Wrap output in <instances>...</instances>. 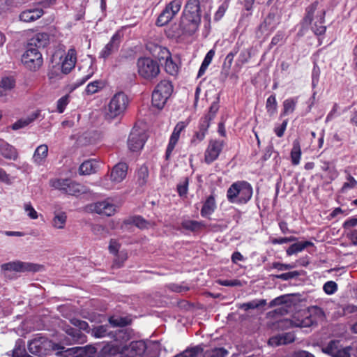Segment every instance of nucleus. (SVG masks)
I'll list each match as a JSON object with an SVG mask.
<instances>
[{
	"instance_id": "obj_1",
	"label": "nucleus",
	"mask_w": 357,
	"mask_h": 357,
	"mask_svg": "<svg viewBox=\"0 0 357 357\" xmlns=\"http://www.w3.org/2000/svg\"><path fill=\"white\" fill-rule=\"evenodd\" d=\"M202 11L199 0H187L178 24H174L167 34L170 38L192 36L201 24Z\"/></svg>"
},
{
	"instance_id": "obj_2",
	"label": "nucleus",
	"mask_w": 357,
	"mask_h": 357,
	"mask_svg": "<svg viewBox=\"0 0 357 357\" xmlns=\"http://www.w3.org/2000/svg\"><path fill=\"white\" fill-rule=\"evenodd\" d=\"M252 187L245 181L233 183L227 191V198L230 203L244 204L252 196Z\"/></svg>"
},
{
	"instance_id": "obj_3",
	"label": "nucleus",
	"mask_w": 357,
	"mask_h": 357,
	"mask_svg": "<svg viewBox=\"0 0 357 357\" xmlns=\"http://www.w3.org/2000/svg\"><path fill=\"white\" fill-rule=\"evenodd\" d=\"M54 351L55 354L60 357H93L97 349L91 345L66 348L61 344H56Z\"/></svg>"
},
{
	"instance_id": "obj_4",
	"label": "nucleus",
	"mask_w": 357,
	"mask_h": 357,
	"mask_svg": "<svg viewBox=\"0 0 357 357\" xmlns=\"http://www.w3.org/2000/svg\"><path fill=\"white\" fill-rule=\"evenodd\" d=\"M137 66L139 75L149 81L155 78L160 72L158 61L149 57L138 59Z\"/></svg>"
},
{
	"instance_id": "obj_5",
	"label": "nucleus",
	"mask_w": 357,
	"mask_h": 357,
	"mask_svg": "<svg viewBox=\"0 0 357 357\" xmlns=\"http://www.w3.org/2000/svg\"><path fill=\"white\" fill-rule=\"evenodd\" d=\"M173 92V86L167 80H162L158 83L152 93V105L161 109Z\"/></svg>"
},
{
	"instance_id": "obj_6",
	"label": "nucleus",
	"mask_w": 357,
	"mask_h": 357,
	"mask_svg": "<svg viewBox=\"0 0 357 357\" xmlns=\"http://www.w3.org/2000/svg\"><path fill=\"white\" fill-rule=\"evenodd\" d=\"M50 185L65 194L78 196L86 193V188L70 179L56 178L50 181Z\"/></svg>"
},
{
	"instance_id": "obj_7",
	"label": "nucleus",
	"mask_w": 357,
	"mask_h": 357,
	"mask_svg": "<svg viewBox=\"0 0 357 357\" xmlns=\"http://www.w3.org/2000/svg\"><path fill=\"white\" fill-rule=\"evenodd\" d=\"M128 104V98L123 92L114 95L108 105V112L106 118L113 119L123 114Z\"/></svg>"
},
{
	"instance_id": "obj_8",
	"label": "nucleus",
	"mask_w": 357,
	"mask_h": 357,
	"mask_svg": "<svg viewBox=\"0 0 357 357\" xmlns=\"http://www.w3.org/2000/svg\"><path fill=\"white\" fill-rule=\"evenodd\" d=\"M147 49L153 56L158 59H166L165 70L169 74L174 75L176 73L178 67L170 58V53L167 48L150 43L147 45Z\"/></svg>"
},
{
	"instance_id": "obj_9",
	"label": "nucleus",
	"mask_w": 357,
	"mask_h": 357,
	"mask_svg": "<svg viewBox=\"0 0 357 357\" xmlns=\"http://www.w3.org/2000/svg\"><path fill=\"white\" fill-rule=\"evenodd\" d=\"M56 344L45 337H39L31 340L28 344L29 351L36 356L47 355L55 350Z\"/></svg>"
},
{
	"instance_id": "obj_10",
	"label": "nucleus",
	"mask_w": 357,
	"mask_h": 357,
	"mask_svg": "<svg viewBox=\"0 0 357 357\" xmlns=\"http://www.w3.org/2000/svg\"><path fill=\"white\" fill-rule=\"evenodd\" d=\"M181 5V0H173L167 3L158 15L155 24L158 26L167 25L178 14Z\"/></svg>"
},
{
	"instance_id": "obj_11",
	"label": "nucleus",
	"mask_w": 357,
	"mask_h": 357,
	"mask_svg": "<svg viewBox=\"0 0 357 357\" xmlns=\"http://www.w3.org/2000/svg\"><path fill=\"white\" fill-rule=\"evenodd\" d=\"M22 62L30 70L36 71L43 65V59L38 50L26 47V51L22 54Z\"/></svg>"
},
{
	"instance_id": "obj_12",
	"label": "nucleus",
	"mask_w": 357,
	"mask_h": 357,
	"mask_svg": "<svg viewBox=\"0 0 357 357\" xmlns=\"http://www.w3.org/2000/svg\"><path fill=\"white\" fill-rule=\"evenodd\" d=\"M43 266L33 263L23 262L20 261H10L3 264L1 268L4 271L15 272H38L42 269Z\"/></svg>"
},
{
	"instance_id": "obj_13",
	"label": "nucleus",
	"mask_w": 357,
	"mask_h": 357,
	"mask_svg": "<svg viewBox=\"0 0 357 357\" xmlns=\"http://www.w3.org/2000/svg\"><path fill=\"white\" fill-rule=\"evenodd\" d=\"M321 350L324 354L332 357H351V354L349 352L351 347H342L338 340L330 341ZM354 357H357V355Z\"/></svg>"
},
{
	"instance_id": "obj_14",
	"label": "nucleus",
	"mask_w": 357,
	"mask_h": 357,
	"mask_svg": "<svg viewBox=\"0 0 357 357\" xmlns=\"http://www.w3.org/2000/svg\"><path fill=\"white\" fill-rule=\"evenodd\" d=\"M224 147V141L211 139L204 152V162L209 165L216 160Z\"/></svg>"
},
{
	"instance_id": "obj_15",
	"label": "nucleus",
	"mask_w": 357,
	"mask_h": 357,
	"mask_svg": "<svg viewBox=\"0 0 357 357\" xmlns=\"http://www.w3.org/2000/svg\"><path fill=\"white\" fill-rule=\"evenodd\" d=\"M86 208L88 211L107 216H111L116 212L115 205L110 203L108 200L88 204Z\"/></svg>"
},
{
	"instance_id": "obj_16",
	"label": "nucleus",
	"mask_w": 357,
	"mask_h": 357,
	"mask_svg": "<svg viewBox=\"0 0 357 357\" xmlns=\"http://www.w3.org/2000/svg\"><path fill=\"white\" fill-rule=\"evenodd\" d=\"M122 37V33L120 31H116L99 53V58L105 60L109 56L116 52L119 50Z\"/></svg>"
},
{
	"instance_id": "obj_17",
	"label": "nucleus",
	"mask_w": 357,
	"mask_h": 357,
	"mask_svg": "<svg viewBox=\"0 0 357 357\" xmlns=\"http://www.w3.org/2000/svg\"><path fill=\"white\" fill-rule=\"evenodd\" d=\"M146 140V135L142 130L132 129L128 140L129 149L132 151H137L142 149Z\"/></svg>"
},
{
	"instance_id": "obj_18",
	"label": "nucleus",
	"mask_w": 357,
	"mask_h": 357,
	"mask_svg": "<svg viewBox=\"0 0 357 357\" xmlns=\"http://www.w3.org/2000/svg\"><path fill=\"white\" fill-rule=\"evenodd\" d=\"M50 35L47 33H36L28 40L26 47L40 51L50 44Z\"/></svg>"
},
{
	"instance_id": "obj_19",
	"label": "nucleus",
	"mask_w": 357,
	"mask_h": 357,
	"mask_svg": "<svg viewBox=\"0 0 357 357\" xmlns=\"http://www.w3.org/2000/svg\"><path fill=\"white\" fill-rule=\"evenodd\" d=\"M291 326L305 328L311 326L314 320L308 312H300L294 315L292 319L287 321Z\"/></svg>"
},
{
	"instance_id": "obj_20",
	"label": "nucleus",
	"mask_w": 357,
	"mask_h": 357,
	"mask_svg": "<svg viewBox=\"0 0 357 357\" xmlns=\"http://www.w3.org/2000/svg\"><path fill=\"white\" fill-rule=\"evenodd\" d=\"M240 50V44L236 43L232 50L226 56L225 59L222 63L221 75L224 79H226L229 74L230 69L234 61L235 55Z\"/></svg>"
},
{
	"instance_id": "obj_21",
	"label": "nucleus",
	"mask_w": 357,
	"mask_h": 357,
	"mask_svg": "<svg viewBox=\"0 0 357 357\" xmlns=\"http://www.w3.org/2000/svg\"><path fill=\"white\" fill-rule=\"evenodd\" d=\"M208 119H200L197 128V130L195 132V135L191 139V144L196 145L204 140L210 124L208 123Z\"/></svg>"
},
{
	"instance_id": "obj_22",
	"label": "nucleus",
	"mask_w": 357,
	"mask_h": 357,
	"mask_svg": "<svg viewBox=\"0 0 357 357\" xmlns=\"http://www.w3.org/2000/svg\"><path fill=\"white\" fill-rule=\"evenodd\" d=\"M128 165L124 162H119L116 165L111 172V180L116 183L121 182L126 176Z\"/></svg>"
},
{
	"instance_id": "obj_23",
	"label": "nucleus",
	"mask_w": 357,
	"mask_h": 357,
	"mask_svg": "<svg viewBox=\"0 0 357 357\" xmlns=\"http://www.w3.org/2000/svg\"><path fill=\"white\" fill-rule=\"evenodd\" d=\"M0 153L9 160H15L18 157L17 149L3 139H0Z\"/></svg>"
},
{
	"instance_id": "obj_24",
	"label": "nucleus",
	"mask_w": 357,
	"mask_h": 357,
	"mask_svg": "<svg viewBox=\"0 0 357 357\" xmlns=\"http://www.w3.org/2000/svg\"><path fill=\"white\" fill-rule=\"evenodd\" d=\"M91 335L96 338H102L109 337L116 340V333L109 331V326L107 325H100L94 327L91 330Z\"/></svg>"
},
{
	"instance_id": "obj_25",
	"label": "nucleus",
	"mask_w": 357,
	"mask_h": 357,
	"mask_svg": "<svg viewBox=\"0 0 357 357\" xmlns=\"http://www.w3.org/2000/svg\"><path fill=\"white\" fill-rule=\"evenodd\" d=\"M43 14L41 8L29 9L20 13V19L24 22H31L39 19Z\"/></svg>"
},
{
	"instance_id": "obj_26",
	"label": "nucleus",
	"mask_w": 357,
	"mask_h": 357,
	"mask_svg": "<svg viewBox=\"0 0 357 357\" xmlns=\"http://www.w3.org/2000/svg\"><path fill=\"white\" fill-rule=\"evenodd\" d=\"M64 331L73 343L82 344L86 341V336L78 329L68 326Z\"/></svg>"
},
{
	"instance_id": "obj_27",
	"label": "nucleus",
	"mask_w": 357,
	"mask_h": 357,
	"mask_svg": "<svg viewBox=\"0 0 357 357\" xmlns=\"http://www.w3.org/2000/svg\"><path fill=\"white\" fill-rule=\"evenodd\" d=\"M317 21L312 26V30L314 34L319 36L326 32V26L323 25L325 22V11L321 10L318 11L316 15Z\"/></svg>"
},
{
	"instance_id": "obj_28",
	"label": "nucleus",
	"mask_w": 357,
	"mask_h": 357,
	"mask_svg": "<svg viewBox=\"0 0 357 357\" xmlns=\"http://www.w3.org/2000/svg\"><path fill=\"white\" fill-rule=\"evenodd\" d=\"M48 154V146L46 144H41L38 146L33 155V162L38 165H43Z\"/></svg>"
},
{
	"instance_id": "obj_29",
	"label": "nucleus",
	"mask_w": 357,
	"mask_h": 357,
	"mask_svg": "<svg viewBox=\"0 0 357 357\" xmlns=\"http://www.w3.org/2000/svg\"><path fill=\"white\" fill-rule=\"evenodd\" d=\"M216 208L215 199L213 195H211L204 202L201 209V215L207 218L211 215Z\"/></svg>"
},
{
	"instance_id": "obj_30",
	"label": "nucleus",
	"mask_w": 357,
	"mask_h": 357,
	"mask_svg": "<svg viewBox=\"0 0 357 357\" xmlns=\"http://www.w3.org/2000/svg\"><path fill=\"white\" fill-rule=\"evenodd\" d=\"M98 167V164L97 161L95 160H88L81 164L79 172L82 175H89L95 173Z\"/></svg>"
},
{
	"instance_id": "obj_31",
	"label": "nucleus",
	"mask_w": 357,
	"mask_h": 357,
	"mask_svg": "<svg viewBox=\"0 0 357 357\" xmlns=\"http://www.w3.org/2000/svg\"><path fill=\"white\" fill-rule=\"evenodd\" d=\"M319 2L317 1L309 5L305 9V15L303 19V26H307L312 24L314 20V14L317 9Z\"/></svg>"
},
{
	"instance_id": "obj_32",
	"label": "nucleus",
	"mask_w": 357,
	"mask_h": 357,
	"mask_svg": "<svg viewBox=\"0 0 357 357\" xmlns=\"http://www.w3.org/2000/svg\"><path fill=\"white\" fill-rule=\"evenodd\" d=\"M291 161L293 165L296 166L300 163L301 157V149L298 139H295L292 144V149L290 153Z\"/></svg>"
},
{
	"instance_id": "obj_33",
	"label": "nucleus",
	"mask_w": 357,
	"mask_h": 357,
	"mask_svg": "<svg viewBox=\"0 0 357 357\" xmlns=\"http://www.w3.org/2000/svg\"><path fill=\"white\" fill-rule=\"evenodd\" d=\"M130 317L112 316L109 318V323L113 327H123L131 324Z\"/></svg>"
},
{
	"instance_id": "obj_34",
	"label": "nucleus",
	"mask_w": 357,
	"mask_h": 357,
	"mask_svg": "<svg viewBox=\"0 0 357 357\" xmlns=\"http://www.w3.org/2000/svg\"><path fill=\"white\" fill-rule=\"evenodd\" d=\"M312 245H313V243L308 241L294 243L287 250V255L291 256L294 254L301 252L307 247Z\"/></svg>"
},
{
	"instance_id": "obj_35",
	"label": "nucleus",
	"mask_w": 357,
	"mask_h": 357,
	"mask_svg": "<svg viewBox=\"0 0 357 357\" xmlns=\"http://www.w3.org/2000/svg\"><path fill=\"white\" fill-rule=\"evenodd\" d=\"M215 56V50L213 49L210 50L207 54H206L204 61L202 63V65L199 68V70L198 71L197 77H202L206 72V69L208 68V66L212 61L213 58Z\"/></svg>"
},
{
	"instance_id": "obj_36",
	"label": "nucleus",
	"mask_w": 357,
	"mask_h": 357,
	"mask_svg": "<svg viewBox=\"0 0 357 357\" xmlns=\"http://www.w3.org/2000/svg\"><path fill=\"white\" fill-rule=\"evenodd\" d=\"M202 352V347L199 345H197L187 348L185 350L175 355L174 357H198V356Z\"/></svg>"
},
{
	"instance_id": "obj_37",
	"label": "nucleus",
	"mask_w": 357,
	"mask_h": 357,
	"mask_svg": "<svg viewBox=\"0 0 357 357\" xmlns=\"http://www.w3.org/2000/svg\"><path fill=\"white\" fill-rule=\"evenodd\" d=\"M183 228L191 231H197L205 227L204 222L196 220H185L181 224Z\"/></svg>"
},
{
	"instance_id": "obj_38",
	"label": "nucleus",
	"mask_w": 357,
	"mask_h": 357,
	"mask_svg": "<svg viewBox=\"0 0 357 357\" xmlns=\"http://www.w3.org/2000/svg\"><path fill=\"white\" fill-rule=\"evenodd\" d=\"M252 47L243 50L238 55V57L236 61V65L237 66L241 67L243 65L247 63L252 57Z\"/></svg>"
},
{
	"instance_id": "obj_39",
	"label": "nucleus",
	"mask_w": 357,
	"mask_h": 357,
	"mask_svg": "<svg viewBox=\"0 0 357 357\" xmlns=\"http://www.w3.org/2000/svg\"><path fill=\"white\" fill-rule=\"evenodd\" d=\"M346 176V181L343 183L340 189V192L345 193L348 190L354 189L357 186V181L347 170L344 171Z\"/></svg>"
},
{
	"instance_id": "obj_40",
	"label": "nucleus",
	"mask_w": 357,
	"mask_h": 357,
	"mask_svg": "<svg viewBox=\"0 0 357 357\" xmlns=\"http://www.w3.org/2000/svg\"><path fill=\"white\" fill-rule=\"evenodd\" d=\"M266 305V300L260 299V300H252L248 303H242L239 305V308L244 310L245 311H248L251 309H256L259 307H262Z\"/></svg>"
},
{
	"instance_id": "obj_41",
	"label": "nucleus",
	"mask_w": 357,
	"mask_h": 357,
	"mask_svg": "<svg viewBox=\"0 0 357 357\" xmlns=\"http://www.w3.org/2000/svg\"><path fill=\"white\" fill-rule=\"evenodd\" d=\"M38 115L37 113H33L30 116L18 120L12 125L13 130H16L24 128L33 122L38 117Z\"/></svg>"
},
{
	"instance_id": "obj_42",
	"label": "nucleus",
	"mask_w": 357,
	"mask_h": 357,
	"mask_svg": "<svg viewBox=\"0 0 357 357\" xmlns=\"http://www.w3.org/2000/svg\"><path fill=\"white\" fill-rule=\"evenodd\" d=\"M297 104L296 98H288L283 102V110L281 116H286L294 112Z\"/></svg>"
},
{
	"instance_id": "obj_43",
	"label": "nucleus",
	"mask_w": 357,
	"mask_h": 357,
	"mask_svg": "<svg viewBox=\"0 0 357 357\" xmlns=\"http://www.w3.org/2000/svg\"><path fill=\"white\" fill-rule=\"evenodd\" d=\"M137 182L139 186L144 185L149 177V170L146 166H141L137 172Z\"/></svg>"
},
{
	"instance_id": "obj_44",
	"label": "nucleus",
	"mask_w": 357,
	"mask_h": 357,
	"mask_svg": "<svg viewBox=\"0 0 357 357\" xmlns=\"http://www.w3.org/2000/svg\"><path fill=\"white\" fill-rule=\"evenodd\" d=\"M278 103L275 95H271L266 100V109L270 116L274 115L277 112Z\"/></svg>"
},
{
	"instance_id": "obj_45",
	"label": "nucleus",
	"mask_w": 357,
	"mask_h": 357,
	"mask_svg": "<svg viewBox=\"0 0 357 357\" xmlns=\"http://www.w3.org/2000/svg\"><path fill=\"white\" fill-rule=\"evenodd\" d=\"M66 219L67 216L63 212L56 214L52 220L53 227L56 229H63Z\"/></svg>"
},
{
	"instance_id": "obj_46",
	"label": "nucleus",
	"mask_w": 357,
	"mask_h": 357,
	"mask_svg": "<svg viewBox=\"0 0 357 357\" xmlns=\"http://www.w3.org/2000/svg\"><path fill=\"white\" fill-rule=\"evenodd\" d=\"M227 354V351L222 347L215 348L206 351L204 357H225Z\"/></svg>"
},
{
	"instance_id": "obj_47",
	"label": "nucleus",
	"mask_w": 357,
	"mask_h": 357,
	"mask_svg": "<svg viewBox=\"0 0 357 357\" xmlns=\"http://www.w3.org/2000/svg\"><path fill=\"white\" fill-rule=\"evenodd\" d=\"M129 222L135 225L140 229L148 228L151 226V223L142 216H134L130 219Z\"/></svg>"
},
{
	"instance_id": "obj_48",
	"label": "nucleus",
	"mask_w": 357,
	"mask_h": 357,
	"mask_svg": "<svg viewBox=\"0 0 357 357\" xmlns=\"http://www.w3.org/2000/svg\"><path fill=\"white\" fill-rule=\"evenodd\" d=\"M219 98H217V100L214 101L211 105L209 107L208 113L205 115L203 118L201 119H208V123L210 124L211 120L214 118L217 112L219 109Z\"/></svg>"
},
{
	"instance_id": "obj_49",
	"label": "nucleus",
	"mask_w": 357,
	"mask_h": 357,
	"mask_svg": "<svg viewBox=\"0 0 357 357\" xmlns=\"http://www.w3.org/2000/svg\"><path fill=\"white\" fill-rule=\"evenodd\" d=\"M103 86V84L100 80H96L94 82H90L86 89V92L88 94H93L98 92L100 89Z\"/></svg>"
},
{
	"instance_id": "obj_50",
	"label": "nucleus",
	"mask_w": 357,
	"mask_h": 357,
	"mask_svg": "<svg viewBox=\"0 0 357 357\" xmlns=\"http://www.w3.org/2000/svg\"><path fill=\"white\" fill-rule=\"evenodd\" d=\"M299 275L300 273L297 271H294L279 275H271V277L286 281L293 278H296Z\"/></svg>"
},
{
	"instance_id": "obj_51",
	"label": "nucleus",
	"mask_w": 357,
	"mask_h": 357,
	"mask_svg": "<svg viewBox=\"0 0 357 357\" xmlns=\"http://www.w3.org/2000/svg\"><path fill=\"white\" fill-rule=\"evenodd\" d=\"M289 296L288 295H282L274 299H273L268 305L269 307H273L275 306L280 305L282 304H286L288 302Z\"/></svg>"
},
{
	"instance_id": "obj_52",
	"label": "nucleus",
	"mask_w": 357,
	"mask_h": 357,
	"mask_svg": "<svg viewBox=\"0 0 357 357\" xmlns=\"http://www.w3.org/2000/svg\"><path fill=\"white\" fill-rule=\"evenodd\" d=\"M188 178L187 177L177 185V192L179 196H185L188 192Z\"/></svg>"
},
{
	"instance_id": "obj_53",
	"label": "nucleus",
	"mask_w": 357,
	"mask_h": 357,
	"mask_svg": "<svg viewBox=\"0 0 357 357\" xmlns=\"http://www.w3.org/2000/svg\"><path fill=\"white\" fill-rule=\"evenodd\" d=\"M323 289L326 294L331 295L337 291V285L333 281H328L324 284Z\"/></svg>"
},
{
	"instance_id": "obj_54",
	"label": "nucleus",
	"mask_w": 357,
	"mask_h": 357,
	"mask_svg": "<svg viewBox=\"0 0 357 357\" xmlns=\"http://www.w3.org/2000/svg\"><path fill=\"white\" fill-rule=\"evenodd\" d=\"M71 324L79 328L78 330H83L87 331L89 329V324L86 321L80 320L76 318H73L70 320Z\"/></svg>"
},
{
	"instance_id": "obj_55",
	"label": "nucleus",
	"mask_w": 357,
	"mask_h": 357,
	"mask_svg": "<svg viewBox=\"0 0 357 357\" xmlns=\"http://www.w3.org/2000/svg\"><path fill=\"white\" fill-rule=\"evenodd\" d=\"M116 255V257L114 261L112 266L115 268H120L128 258L127 253L121 252L119 254L117 253Z\"/></svg>"
},
{
	"instance_id": "obj_56",
	"label": "nucleus",
	"mask_w": 357,
	"mask_h": 357,
	"mask_svg": "<svg viewBox=\"0 0 357 357\" xmlns=\"http://www.w3.org/2000/svg\"><path fill=\"white\" fill-rule=\"evenodd\" d=\"M295 267H296L295 264H282V263H280V262H273L271 264V268H275V269H278V271H280L290 270V269H292V268H294Z\"/></svg>"
},
{
	"instance_id": "obj_57",
	"label": "nucleus",
	"mask_w": 357,
	"mask_h": 357,
	"mask_svg": "<svg viewBox=\"0 0 357 357\" xmlns=\"http://www.w3.org/2000/svg\"><path fill=\"white\" fill-rule=\"evenodd\" d=\"M0 84L8 92L15 86V80L10 77H4L1 80Z\"/></svg>"
},
{
	"instance_id": "obj_58",
	"label": "nucleus",
	"mask_w": 357,
	"mask_h": 357,
	"mask_svg": "<svg viewBox=\"0 0 357 357\" xmlns=\"http://www.w3.org/2000/svg\"><path fill=\"white\" fill-rule=\"evenodd\" d=\"M24 210L27 213V215L31 219H37L38 218V213L33 208L30 202L25 203L24 206Z\"/></svg>"
},
{
	"instance_id": "obj_59",
	"label": "nucleus",
	"mask_w": 357,
	"mask_h": 357,
	"mask_svg": "<svg viewBox=\"0 0 357 357\" xmlns=\"http://www.w3.org/2000/svg\"><path fill=\"white\" fill-rule=\"evenodd\" d=\"M63 61L70 62V63H73L75 65L77 61V54L75 50L73 48L69 49Z\"/></svg>"
},
{
	"instance_id": "obj_60",
	"label": "nucleus",
	"mask_w": 357,
	"mask_h": 357,
	"mask_svg": "<svg viewBox=\"0 0 357 357\" xmlns=\"http://www.w3.org/2000/svg\"><path fill=\"white\" fill-rule=\"evenodd\" d=\"M68 103V96H65L61 97L59 100L57 101V110L59 113L63 112L66 105Z\"/></svg>"
},
{
	"instance_id": "obj_61",
	"label": "nucleus",
	"mask_w": 357,
	"mask_h": 357,
	"mask_svg": "<svg viewBox=\"0 0 357 357\" xmlns=\"http://www.w3.org/2000/svg\"><path fill=\"white\" fill-rule=\"evenodd\" d=\"M282 344L291 343L295 340V335L292 333H285L280 335Z\"/></svg>"
},
{
	"instance_id": "obj_62",
	"label": "nucleus",
	"mask_w": 357,
	"mask_h": 357,
	"mask_svg": "<svg viewBox=\"0 0 357 357\" xmlns=\"http://www.w3.org/2000/svg\"><path fill=\"white\" fill-rule=\"evenodd\" d=\"M288 120H284L282 124L274 128L275 133L278 137H282L284 135V131L287 128Z\"/></svg>"
},
{
	"instance_id": "obj_63",
	"label": "nucleus",
	"mask_w": 357,
	"mask_h": 357,
	"mask_svg": "<svg viewBox=\"0 0 357 357\" xmlns=\"http://www.w3.org/2000/svg\"><path fill=\"white\" fill-rule=\"evenodd\" d=\"M218 282L220 285L225 286V287H236V286L241 285V282L238 280H219Z\"/></svg>"
},
{
	"instance_id": "obj_64",
	"label": "nucleus",
	"mask_w": 357,
	"mask_h": 357,
	"mask_svg": "<svg viewBox=\"0 0 357 357\" xmlns=\"http://www.w3.org/2000/svg\"><path fill=\"white\" fill-rule=\"evenodd\" d=\"M319 74V68L317 66H314L312 73V85L313 87H315L318 84Z\"/></svg>"
}]
</instances>
